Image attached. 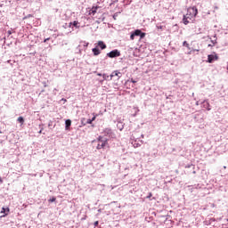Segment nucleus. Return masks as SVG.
Returning <instances> with one entry per match:
<instances>
[{
	"mask_svg": "<svg viewBox=\"0 0 228 228\" xmlns=\"http://www.w3.org/2000/svg\"><path fill=\"white\" fill-rule=\"evenodd\" d=\"M199 13V10L197 9V7L193 6V7H189L187 9V13L185 15H183V22L185 26H188V24H190V22H193V20H195V18L197 17Z\"/></svg>",
	"mask_w": 228,
	"mask_h": 228,
	"instance_id": "nucleus-1",
	"label": "nucleus"
},
{
	"mask_svg": "<svg viewBox=\"0 0 228 228\" xmlns=\"http://www.w3.org/2000/svg\"><path fill=\"white\" fill-rule=\"evenodd\" d=\"M97 141L99 142V143L96 146V149L98 151H101V149H104V147L108 145V139H104L102 135L98 136Z\"/></svg>",
	"mask_w": 228,
	"mask_h": 228,
	"instance_id": "nucleus-2",
	"label": "nucleus"
},
{
	"mask_svg": "<svg viewBox=\"0 0 228 228\" xmlns=\"http://www.w3.org/2000/svg\"><path fill=\"white\" fill-rule=\"evenodd\" d=\"M95 13H101V6L95 5L93 6L92 9L89 11V15H95Z\"/></svg>",
	"mask_w": 228,
	"mask_h": 228,
	"instance_id": "nucleus-3",
	"label": "nucleus"
},
{
	"mask_svg": "<svg viewBox=\"0 0 228 228\" xmlns=\"http://www.w3.org/2000/svg\"><path fill=\"white\" fill-rule=\"evenodd\" d=\"M109 58H118L120 56V52L118 50H113L110 53H107Z\"/></svg>",
	"mask_w": 228,
	"mask_h": 228,
	"instance_id": "nucleus-4",
	"label": "nucleus"
},
{
	"mask_svg": "<svg viewBox=\"0 0 228 228\" xmlns=\"http://www.w3.org/2000/svg\"><path fill=\"white\" fill-rule=\"evenodd\" d=\"M115 76L118 77V79H120V77H122V73L116 70V71H113L110 75V79H113V77H115Z\"/></svg>",
	"mask_w": 228,
	"mask_h": 228,
	"instance_id": "nucleus-5",
	"label": "nucleus"
},
{
	"mask_svg": "<svg viewBox=\"0 0 228 228\" xmlns=\"http://www.w3.org/2000/svg\"><path fill=\"white\" fill-rule=\"evenodd\" d=\"M215 60H218V56L213 55V54H210L208 56V63H213V61H215Z\"/></svg>",
	"mask_w": 228,
	"mask_h": 228,
	"instance_id": "nucleus-6",
	"label": "nucleus"
},
{
	"mask_svg": "<svg viewBox=\"0 0 228 228\" xmlns=\"http://www.w3.org/2000/svg\"><path fill=\"white\" fill-rule=\"evenodd\" d=\"M96 47H100V49L104 50L106 49V44L103 41H98Z\"/></svg>",
	"mask_w": 228,
	"mask_h": 228,
	"instance_id": "nucleus-7",
	"label": "nucleus"
},
{
	"mask_svg": "<svg viewBox=\"0 0 228 228\" xmlns=\"http://www.w3.org/2000/svg\"><path fill=\"white\" fill-rule=\"evenodd\" d=\"M6 212H7V213H6ZM1 213H6L5 215L1 216V218H4V216H8V213H10V208H2Z\"/></svg>",
	"mask_w": 228,
	"mask_h": 228,
	"instance_id": "nucleus-8",
	"label": "nucleus"
},
{
	"mask_svg": "<svg viewBox=\"0 0 228 228\" xmlns=\"http://www.w3.org/2000/svg\"><path fill=\"white\" fill-rule=\"evenodd\" d=\"M92 51H93L94 56H99V54H101V50H99V48L97 46L95 48H93Z\"/></svg>",
	"mask_w": 228,
	"mask_h": 228,
	"instance_id": "nucleus-9",
	"label": "nucleus"
},
{
	"mask_svg": "<svg viewBox=\"0 0 228 228\" xmlns=\"http://www.w3.org/2000/svg\"><path fill=\"white\" fill-rule=\"evenodd\" d=\"M66 129H69L70 126H72V121L70 119H67L66 122Z\"/></svg>",
	"mask_w": 228,
	"mask_h": 228,
	"instance_id": "nucleus-10",
	"label": "nucleus"
},
{
	"mask_svg": "<svg viewBox=\"0 0 228 228\" xmlns=\"http://www.w3.org/2000/svg\"><path fill=\"white\" fill-rule=\"evenodd\" d=\"M134 35H135V37H140V35H142V30L136 29V30L134 32Z\"/></svg>",
	"mask_w": 228,
	"mask_h": 228,
	"instance_id": "nucleus-11",
	"label": "nucleus"
},
{
	"mask_svg": "<svg viewBox=\"0 0 228 228\" xmlns=\"http://www.w3.org/2000/svg\"><path fill=\"white\" fill-rule=\"evenodd\" d=\"M18 122H19L20 124H21V126H23V125H24V118L19 117V118H18Z\"/></svg>",
	"mask_w": 228,
	"mask_h": 228,
	"instance_id": "nucleus-12",
	"label": "nucleus"
},
{
	"mask_svg": "<svg viewBox=\"0 0 228 228\" xmlns=\"http://www.w3.org/2000/svg\"><path fill=\"white\" fill-rule=\"evenodd\" d=\"M165 28H167V27L163 26V25H157V29H159L160 31H163V29H165Z\"/></svg>",
	"mask_w": 228,
	"mask_h": 228,
	"instance_id": "nucleus-13",
	"label": "nucleus"
},
{
	"mask_svg": "<svg viewBox=\"0 0 228 228\" xmlns=\"http://www.w3.org/2000/svg\"><path fill=\"white\" fill-rule=\"evenodd\" d=\"M73 26L74 28H79V21H77V20L73 21Z\"/></svg>",
	"mask_w": 228,
	"mask_h": 228,
	"instance_id": "nucleus-14",
	"label": "nucleus"
},
{
	"mask_svg": "<svg viewBox=\"0 0 228 228\" xmlns=\"http://www.w3.org/2000/svg\"><path fill=\"white\" fill-rule=\"evenodd\" d=\"M183 47H187V49H190V44H188V42L184 41L183 43Z\"/></svg>",
	"mask_w": 228,
	"mask_h": 228,
	"instance_id": "nucleus-15",
	"label": "nucleus"
},
{
	"mask_svg": "<svg viewBox=\"0 0 228 228\" xmlns=\"http://www.w3.org/2000/svg\"><path fill=\"white\" fill-rule=\"evenodd\" d=\"M49 202H56V198L53 197V198L50 199V200H49Z\"/></svg>",
	"mask_w": 228,
	"mask_h": 228,
	"instance_id": "nucleus-16",
	"label": "nucleus"
},
{
	"mask_svg": "<svg viewBox=\"0 0 228 228\" xmlns=\"http://www.w3.org/2000/svg\"><path fill=\"white\" fill-rule=\"evenodd\" d=\"M139 37H141V38H145V33L141 32V34H140V36H139Z\"/></svg>",
	"mask_w": 228,
	"mask_h": 228,
	"instance_id": "nucleus-17",
	"label": "nucleus"
},
{
	"mask_svg": "<svg viewBox=\"0 0 228 228\" xmlns=\"http://www.w3.org/2000/svg\"><path fill=\"white\" fill-rule=\"evenodd\" d=\"M134 37H135L134 33H132L131 36H130V39L134 40Z\"/></svg>",
	"mask_w": 228,
	"mask_h": 228,
	"instance_id": "nucleus-18",
	"label": "nucleus"
},
{
	"mask_svg": "<svg viewBox=\"0 0 228 228\" xmlns=\"http://www.w3.org/2000/svg\"><path fill=\"white\" fill-rule=\"evenodd\" d=\"M216 45V42H214L213 44L208 45V47H215Z\"/></svg>",
	"mask_w": 228,
	"mask_h": 228,
	"instance_id": "nucleus-19",
	"label": "nucleus"
},
{
	"mask_svg": "<svg viewBox=\"0 0 228 228\" xmlns=\"http://www.w3.org/2000/svg\"><path fill=\"white\" fill-rule=\"evenodd\" d=\"M95 118H97V115H94L93 118H92V121L94 122L95 120Z\"/></svg>",
	"mask_w": 228,
	"mask_h": 228,
	"instance_id": "nucleus-20",
	"label": "nucleus"
},
{
	"mask_svg": "<svg viewBox=\"0 0 228 228\" xmlns=\"http://www.w3.org/2000/svg\"><path fill=\"white\" fill-rule=\"evenodd\" d=\"M152 197V192H150L149 195L147 196V199H151Z\"/></svg>",
	"mask_w": 228,
	"mask_h": 228,
	"instance_id": "nucleus-21",
	"label": "nucleus"
},
{
	"mask_svg": "<svg viewBox=\"0 0 228 228\" xmlns=\"http://www.w3.org/2000/svg\"><path fill=\"white\" fill-rule=\"evenodd\" d=\"M99 225V221L94 222V227H97Z\"/></svg>",
	"mask_w": 228,
	"mask_h": 228,
	"instance_id": "nucleus-22",
	"label": "nucleus"
},
{
	"mask_svg": "<svg viewBox=\"0 0 228 228\" xmlns=\"http://www.w3.org/2000/svg\"><path fill=\"white\" fill-rule=\"evenodd\" d=\"M92 122H94L92 119L87 120V124H92Z\"/></svg>",
	"mask_w": 228,
	"mask_h": 228,
	"instance_id": "nucleus-23",
	"label": "nucleus"
},
{
	"mask_svg": "<svg viewBox=\"0 0 228 228\" xmlns=\"http://www.w3.org/2000/svg\"><path fill=\"white\" fill-rule=\"evenodd\" d=\"M48 40H51V38H50V37L45 38V39L44 40V42H45H45H48Z\"/></svg>",
	"mask_w": 228,
	"mask_h": 228,
	"instance_id": "nucleus-24",
	"label": "nucleus"
},
{
	"mask_svg": "<svg viewBox=\"0 0 228 228\" xmlns=\"http://www.w3.org/2000/svg\"><path fill=\"white\" fill-rule=\"evenodd\" d=\"M42 131H44V128H41L40 131L38 132V134H42Z\"/></svg>",
	"mask_w": 228,
	"mask_h": 228,
	"instance_id": "nucleus-25",
	"label": "nucleus"
},
{
	"mask_svg": "<svg viewBox=\"0 0 228 228\" xmlns=\"http://www.w3.org/2000/svg\"><path fill=\"white\" fill-rule=\"evenodd\" d=\"M0 184H3V178L0 177Z\"/></svg>",
	"mask_w": 228,
	"mask_h": 228,
	"instance_id": "nucleus-26",
	"label": "nucleus"
},
{
	"mask_svg": "<svg viewBox=\"0 0 228 228\" xmlns=\"http://www.w3.org/2000/svg\"><path fill=\"white\" fill-rule=\"evenodd\" d=\"M72 25H73V22H69V28H71V27H72Z\"/></svg>",
	"mask_w": 228,
	"mask_h": 228,
	"instance_id": "nucleus-27",
	"label": "nucleus"
},
{
	"mask_svg": "<svg viewBox=\"0 0 228 228\" xmlns=\"http://www.w3.org/2000/svg\"><path fill=\"white\" fill-rule=\"evenodd\" d=\"M211 42L214 44V42H216V39H212Z\"/></svg>",
	"mask_w": 228,
	"mask_h": 228,
	"instance_id": "nucleus-28",
	"label": "nucleus"
},
{
	"mask_svg": "<svg viewBox=\"0 0 228 228\" xmlns=\"http://www.w3.org/2000/svg\"><path fill=\"white\" fill-rule=\"evenodd\" d=\"M107 133H111V130H110V129H107Z\"/></svg>",
	"mask_w": 228,
	"mask_h": 228,
	"instance_id": "nucleus-29",
	"label": "nucleus"
},
{
	"mask_svg": "<svg viewBox=\"0 0 228 228\" xmlns=\"http://www.w3.org/2000/svg\"><path fill=\"white\" fill-rule=\"evenodd\" d=\"M8 34H9V35H12V32H11V31H8Z\"/></svg>",
	"mask_w": 228,
	"mask_h": 228,
	"instance_id": "nucleus-30",
	"label": "nucleus"
},
{
	"mask_svg": "<svg viewBox=\"0 0 228 228\" xmlns=\"http://www.w3.org/2000/svg\"><path fill=\"white\" fill-rule=\"evenodd\" d=\"M98 76H102V74H101V73H98Z\"/></svg>",
	"mask_w": 228,
	"mask_h": 228,
	"instance_id": "nucleus-31",
	"label": "nucleus"
},
{
	"mask_svg": "<svg viewBox=\"0 0 228 228\" xmlns=\"http://www.w3.org/2000/svg\"><path fill=\"white\" fill-rule=\"evenodd\" d=\"M0 134H3V132L0 130Z\"/></svg>",
	"mask_w": 228,
	"mask_h": 228,
	"instance_id": "nucleus-32",
	"label": "nucleus"
},
{
	"mask_svg": "<svg viewBox=\"0 0 228 228\" xmlns=\"http://www.w3.org/2000/svg\"><path fill=\"white\" fill-rule=\"evenodd\" d=\"M103 77H106V75H105V74H103Z\"/></svg>",
	"mask_w": 228,
	"mask_h": 228,
	"instance_id": "nucleus-33",
	"label": "nucleus"
},
{
	"mask_svg": "<svg viewBox=\"0 0 228 228\" xmlns=\"http://www.w3.org/2000/svg\"><path fill=\"white\" fill-rule=\"evenodd\" d=\"M211 109L210 108H208V110L209 111Z\"/></svg>",
	"mask_w": 228,
	"mask_h": 228,
	"instance_id": "nucleus-34",
	"label": "nucleus"
}]
</instances>
